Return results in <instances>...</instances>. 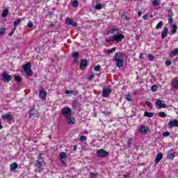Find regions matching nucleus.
<instances>
[{"label": "nucleus", "instance_id": "obj_1", "mask_svg": "<svg viewBox=\"0 0 178 178\" xmlns=\"http://www.w3.org/2000/svg\"><path fill=\"white\" fill-rule=\"evenodd\" d=\"M24 72L26 76H33V70H31V63H26L23 66Z\"/></svg>", "mask_w": 178, "mask_h": 178}, {"label": "nucleus", "instance_id": "obj_2", "mask_svg": "<svg viewBox=\"0 0 178 178\" xmlns=\"http://www.w3.org/2000/svg\"><path fill=\"white\" fill-rule=\"evenodd\" d=\"M61 112L63 113V116L65 118V119H67L69 116H72V108L69 107H65L61 109Z\"/></svg>", "mask_w": 178, "mask_h": 178}, {"label": "nucleus", "instance_id": "obj_3", "mask_svg": "<svg viewBox=\"0 0 178 178\" xmlns=\"http://www.w3.org/2000/svg\"><path fill=\"white\" fill-rule=\"evenodd\" d=\"M40 116V114H38V111L35 110V108H31L29 111V118L31 119H38V117Z\"/></svg>", "mask_w": 178, "mask_h": 178}, {"label": "nucleus", "instance_id": "obj_4", "mask_svg": "<svg viewBox=\"0 0 178 178\" xmlns=\"http://www.w3.org/2000/svg\"><path fill=\"white\" fill-rule=\"evenodd\" d=\"M97 155L99 158H106V156H109V152L104 149H101L97 150Z\"/></svg>", "mask_w": 178, "mask_h": 178}, {"label": "nucleus", "instance_id": "obj_5", "mask_svg": "<svg viewBox=\"0 0 178 178\" xmlns=\"http://www.w3.org/2000/svg\"><path fill=\"white\" fill-rule=\"evenodd\" d=\"M1 77L3 79L2 80L3 83H9L10 81H12V79H13L12 75H10L6 72H3L1 75Z\"/></svg>", "mask_w": 178, "mask_h": 178}, {"label": "nucleus", "instance_id": "obj_6", "mask_svg": "<svg viewBox=\"0 0 178 178\" xmlns=\"http://www.w3.org/2000/svg\"><path fill=\"white\" fill-rule=\"evenodd\" d=\"M39 97L43 102L47 100V91H45V89L42 88L39 90Z\"/></svg>", "mask_w": 178, "mask_h": 178}, {"label": "nucleus", "instance_id": "obj_7", "mask_svg": "<svg viewBox=\"0 0 178 178\" xmlns=\"http://www.w3.org/2000/svg\"><path fill=\"white\" fill-rule=\"evenodd\" d=\"M124 38V35L122 33L115 34L113 40H115V42H122Z\"/></svg>", "mask_w": 178, "mask_h": 178}, {"label": "nucleus", "instance_id": "obj_8", "mask_svg": "<svg viewBox=\"0 0 178 178\" xmlns=\"http://www.w3.org/2000/svg\"><path fill=\"white\" fill-rule=\"evenodd\" d=\"M168 129H173V127H178V121L177 120H171L168 122Z\"/></svg>", "mask_w": 178, "mask_h": 178}, {"label": "nucleus", "instance_id": "obj_9", "mask_svg": "<svg viewBox=\"0 0 178 178\" xmlns=\"http://www.w3.org/2000/svg\"><path fill=\"white\" fill-rule=\"evenodd\" d=\"M148 130H149V128L148 127V126L145 125L140 127V128L139 129L140 133H141V134H143L144 136L148 134Z\"/></svg>", "mask_w": 178, "mask_h": 178}, {"label": "nucleus", "instance_id": "obj_10", "mask_svg": "<svg viewBox=\"0 0 178 178\" xmlns=\"http://www.w3.org/2000/svg\"><path fill=\"white\" fill-rule=\"evenodd\" d=\"M1 118L3 120H7V122H12L13 120V115L10 114H3Z\"/></svg>", "mask_w": 178, "mask_h": 178}, {"label": "nucleus", "instance_id": "obj_11", "mask_svg": "<svg viewBox=\"0 0 178 178\" xmlns=\"http://www.w3.org/2000/svg\"><path fill=\"white\" fill-rule=\"evenodd\" d=\"M87 66H88V61L86 59H83L79 65V69H81V70H84Z\"/></svg>", "mask_w": 178, "mask_h": 178}, {"label": "nucleus", "instance_id": "obj_12", "mask_svg": "<svg viewBox=\"0 0 178 178\" xmlns=\"http://www.w3.org/2000/svg\"><path fill=\"white\" fill-rule=\"evenodd\" d=\"M168 34H169V28L164 27L161 31V38L164 40V38H166L168 37Z\"/></svg>", "mask_w": 178, "mask_h": 178}, {"label": "nucleus", "instance_id": "obj_13", "mask_svg": "<svg viewBox=\"0 0 178 178\" xmlns=\"http://www.w3.org/2000/svg\"><path fill=\"white\" fill-rule=\"evenodd\" d=\"M113 60H115V62H116L117 67H119V68L123 67V63H124L123 60H122L120 58H117L115 57V58H113Z\"/></svg>", "mask_w": 178, "mask_h": 178}, {"label": "nucleus", "instance_id": "obj_14", "mask_svg": "<svg viewBox=\"0 0 178 178\" xmlns=\"http://www.w3.org/2000/svg\"><path fill=\"white\" fill-rule=\"evenodd\" d=\"M111 92V89L105 88L102 90V95L104 98H108L109 97V94Z\"/></svg>", "mask_w": 178, "mask_h": 178}, {"label": "nucleus", "instance_id": "obj_15", "mask_svg": "<svg viewBox=\"0 0 178 178\" xmlns=\"http://www.w3.org/2000/svg\"><path fill=\"white\" fill-rule=\"evenodd\" d=\"M162 158H163V154L162 153H159L156 155V159L154 160V163L156 164L159 163L162 160Z\"/></svg>", "mask_w": 178, "mask_h": 178}, {"label": "nucleus", "instance_id": "obj_16", "mask_svg": "<svg viewBox=\"0 0 178 178\" xmlns=\"http://www.w3.org/2000/svg\"><path fill=\"white\" fill-rule=\"evenodd\" d=\"M67 120L70 126H72V124H74V123H76V119L74 117L67 118Z\"/></svg>", "mask_w": 178, "mask_h": 178}, {"label": "nucleus", "instance_id": "obj_17", "mask_svg": "<svg viewBox=\"0 0 178 178\" xmlns=\"http://www.w3.org/2000/svg\"><path fill=\"white\" fill-rule=\"evenodd\" d=\"M156 105L159 108H166V104H165V103H162V100H156Z\"/></svg>", "mask_w": 178, "mask_h": 178}, {"label": "nucleus", "instance_id": "obj_18", "mask_svg": "<svg viewBox=\"0 0 178 178\" xmlns=\"http://www.w3.org/2000/svg\"><path fill=\"white\" fill-rule=\"evenodd\" d=\"M172 88H174V90H177V88H178L177 79L175 78L172 80Z\"/></svg>", "mask_w": 178, "mask_h": 178}, {"label": "nucleus", "instance_id": "obj_19", "mask_svg": "<svg viewBox=\"0 0 178 178\" xmlns=\"http://www.w3.org/2000/svg\"><path fill=\"white\" fill-rule=\"evenodd\" d=\"M178 55V47L175 48L171 54H170V58H175V56H177Z\"/></svg>", "mask_w": 178, "mask_h": 178}, {"label": "nucleus", "instance_id": "obj_20", "mask_svg": "<svg viewBox=\"0 0 178 178\" xmlns=\"http://www.w3.org/2000/svg\"><path fill=\"white\" fill-rule=\"evenodd\" d=\"M17 163L14 162L10 165V170L11 172H13V170H16L17 168H18Z\"/></svg>", "mask_w": 178, "mask_h": 178}, {"label": "nucleus", "instance_id": "obj_21", "mask_svg": "<svg viewBox=\"0 0 178 178\" xmlns=\"http://www.w3.org/2000/svg\"><path fill=\"white\" fill-rule=\"evenodd\" d=\"M125 54L124 53H122V52H118L115 53L113 58H116L117 59H119V58H123V56H125Z\"/></svg>", "mask_w": 178, "mask_h": 178}, {"label": "nucleus", "instance_id": "obj_22", "mask_svg": "<svg viewBox=\"0 0 178 178\" xmlns=\"http://www.w3.org/2000/svg\"><path fill=\"white\" fill-rule=\"evenodd\" d=\"M125 98L127 101H129V102H133V96L131 94L128 93L125 95Z\"/></svg>", "mask_w": 178, "mask_h": 178}, {"label": "nucleus", "instance_id": "obj_23", "mask_svg": "<svg viewBox=\"0 0 178 178\" xmlns=\"http://www.w3.org/2000/svg\"><path fill=\"white\" fill-rule=\"evenodd\" d=\"M115 33H119L118 29H111L108 31L107 34H115Z\"/></svg>", "mask_w": 178, "mask_h": 178}, {"label": "nucleus", "instance_id": "obj_24", "mask_svg": "<svg viewBox=\"0 0 178 178\" xmlns=\"http://www.w3.org/2000/svg\"><path fill=\"white\" fill-rule=\"evenodd\" d=\"M42 161L41 160H37L36 162H35V166L36 168H42Z\"/></svg>", "mask_w": 178, "mask_h": 178}, {"label": "nucleus", "instance_id": "obj_25", "mask_svg": "<svg viewBox=\"0 0 178 178\" xmlns=\"http://www.w3.org/2000/svg\"><path fill=\"white\" fill-rule=\"evenodd\" d=\"M72 56L74 58V59H79L80 58V54H79V52L74 51L72 52Z\"/></svg>", "mask_w": 178, "mask_h": 178}, {"label": "nucleus", "instance_id": "obj_26", "mask_svg": "<svg viewBox=\"0 0 178 178\" xmlns=\"http://www.w3.org/2000/svg\"><path fill=\"white\" fill-rule=\"evenodd\" d=\"M144 116L146 118H154V113H149L148 111H145L144 113Z\"/></svg>", "mask_w": 178, "mask_h": 178}, {"label": "nucleus", "instance_id": "obj_27", "mask_svg": "<svg viewBox=\"0 0 178 178\" xmlns=\"http://www.w3.org/2000/svg\"><path fill=\"white\" fill-rule=\"evenodd\" d=\"M20 23H22V19L20 18L17 19V20L14 22V29H16L17 24H20Z\"/></svg>", "mask_w": 178, "mask_h": 178}, {"label": "nucleus", "instance_id": "obj_28", "mask_svg": "<svg viewBox=\"0 0 178 178\" xmlns=\"http://www.w3.org/2000/svg\"><path fill=\"white\" fill-rule=\"evenodd\" d=\"M65 94H73L74 95H77L79 94L78 90H66Z\"/></svg>", "mask_w": 178, "mask_h": 178}, {"label": "nucleus", "instance_id": "obj_29", "mask_svg": "<svg viewBox=\"0 0 178 178\" xmlns=\"http://www.w3.org/2000/svg\"><path fill=\"white\" fill-rule=\"evenodd\" d=\"M67 158V154L66 152L60 153V159H66Z\"/></svg>", "mask_w": 178, "mask_h": 178}, {"label": "nucleus", "instance_id": "obj_30", "mask_svg": "<svg viewBox=\"0 0 178 178\" xmlns=\"http://www.w3.org/2000/svg\"><path fill=\"white\" fill-rule=\"evenodd\" d=\"M121 17H122L123 20H125L126 22H129V20H130V17H127L124 13L121 15Z\"/></svg>", "mask_w": 178, "mask_h": 178}, {"label": "nucleus", "instance_id": "obj_31", "mask_svg": "<svg viewBox=\"0 0 178 178\" xmlns=\"http://www.w3.org/2000/svg\"><path fill=\"white\" fill-rule=\"evenodd\" d=\"M115 38L114 35H113L111 37H109L108 38H107L106 40V42H115V41L113 40V39Z\"/></svg>", "mask_w": 178, "mask_h": 178}, {"label": "nucleus", "instance_id": "obj_32", "mask_svg": "<svg viewBox=\"0 0 178 178\" xmlns=\"http://www.w3.org/2000/svg\"><path fill=\"white\" fill-rule=\"evenodd\" d=\"M175 156H176V154L172 153V154H168L167 158H168L170 161H173V159H175Z\"/></svg>", "mask_w": 178, "mask_h": 178}, {"label": "nucleus", "instance_id": "obj_33", "mask_svg": "<svg viewBox=\"0 0 178 178\" xmlns=\"http://www.w3.org/2000/svg\"><path fill=\"white\" fill-rule=\"evenodd\" d=\"M8 13H9V10L4 9L3 10L2 14H1L2 17H6V16H8Z\"/></svg>", "mask_w": 178, "mask_h": 178}, {"label": "nucleus", "instance_id": "obj_34", "mask_svg": "<svg viewBox=\"0 0 178 178\" xmlns=\"http://www.w3.org/2000/svg\"><path fill=\"white\" fill-rule=\"evenodd\" d=\"M162 26H163V22L160 21L156 26V30H159V29H161L162 27Z\"/></svg>", "mask_w": 178, "mask_h": 178}, {"label": "nucleus", "instance_id": "obj_35", "mask_svg": "<svg viewBox=\"0 0 178 178\" xmlns=\"http://www.w3.org/2000/svg\"><path fill=\"white\" fill-rule=\"evenodd\" d=\"M159 2H161V0H153L152 6H159Z\"/></svg>", "mask_w": 178, "mask_h": 178}, {"label": "nucleus", "instance_id": "obj_36", "mask_svg": "<svg viewBox=\"0 0 178 178\" xmlns=\"http://www.w3.org/2000/svg\"><path fill=\"white\" fill-rule=\"evenodd\" d=\"M176 31H177V26H176V24H173L172 25V30L171 31L172 34H175Z\"/></svg>", "mask_w": 178, "mask_h": 178}, {"label": "nucleus", "instance_id": "obj_37", "mask_svg": "<svg viewBox=\"0 0 178 178\" xmlns=\"http://www.w3.org/2000/svg\"><path fill=\"white\" fill-rule=\"evenodd\" d=\"M6 32V29L4 27L0 28V35H3Z\"/></svg>", "mask_w": 178, "mask_h": 178}, {"label": "nucleus", "instance_id": "obj_38", "mask_svg": "<svg viewBox=\"0 0 178 178\" xmlns=\"http://www.w3.org/2000/svg\"><path fill=\"white\" fill-rule=\"evenodd\" d=\"M131 145H133V138H129L127 141V146L131 147Z\"/></svg>", "mask_w": 178, "mask_h": 178}, {"label": "nucleus", "instance_id": "obj_39", "mask_svg": "<svg viewBox=\"0 0 178 178\" xmlns=\"http://www.w3.org/2000/svg\"><path fill=\"white\" fill-rule=\"evenodd\" d=\"M95 9H96V10H101V9H102V4H101V3H97V4L95 6Z\"/></svg>", "mask_w": 178, "mask_h": 178}, {"label": "nucleus", "instance_id": "obj_40", "mask_svg": "<svg viewBox=\"0 0 178 178\" xmlns=\"http://www.w3.org/2000/svg\"><path fill=\"white\" fill-rule=\"evenodd\" d=\"M116 51V47H113L111 49L107 50V54H113V52Z\"/></svg>", "mask_w": 178, "mask_h": 178}, {"label": "nucleus", "instance_id": "obj_41", "mask_svg": "<svg viewBox=\"0 0 178 178\" xmlns=\"http://www.w3.org/2000/svg\"><path fill=\"white\" fill-rule=\"evenodd\" d=\"M159 118H166V114L163 111H161L159 113Z\"/></svg>", "mask_w": 178, "mask_h": 178}, {"label": "nucleus", "instance_id": "obj_42", "mask_svg": "<svg viewBox=\"0 0 178 178\" xmlns=\"http://www.w3.org/2000/svg\"><path fill=\"white\" fill-rule=\"evenodd\" d=\"M95 72H101V65H98L94 67Z\"/></svg>", "mask_w": 178, "mask_h": 178}, {"label": "nucleus", "instance_id": "obj_43", "mask_svg": "<svg viewBox=\"0 0 178 178\" xmlns=\"http://www.w3.org/2000/svg\"><path fill=\"white\" fill-rule=\"evenodd\" d=\"M72 6H74V8H77V6H79V1L75 0L72 2Z\"/></svg>", "mask_w": 178, "mask_h": 178}, {"label": "nucleus", "instance_id": "obj_44", "mask_svg": "<svg viewBox=\"0 0 178 178\" xmlns=\"http://www.w3.org/2000/svg\"><path fill=\"white\" fill-rule=\"evenodd\" d=\"M14 79L17 83H20L22 81V78L19 76H16Z\"/></svg>", "mask_w": 178, "mask_h": 178}, {"label": "nucleus", "instance_id": "obj_45", "mask_svg": "<svg viewBox=\"0 0 178 178\" xmlns=\"http://www.w3.org/2000/svg\"><path fill=\"white\" fill-rule=\"evenodd\" d=\"M147 58H148L149 60H151V61H152L155 59V57L154 56H152V54H148Z\"/></svg>", "mask_w": 178, "mask_h": 178}, {"label": "nucleus", "instance_id": "obj_46", "mask_svg": "<svg viewBox=\"0 0 178 178\" xmlns=\"http://www.w3.org/2000/svg\"><path fill=\"white\" fill-rule=\"evenodd\" d=\"M72 22H73V19H67L65 20L66 24H70V26L72 25Z\"/></svg>", "mask_w": 178, "mask_h": 178}, {"label": "nucleus", "instance_id": "obj_47", "mask_svg": "<svg viewBox=\"0 0 178 178\" xmlns=\"http://www.w3.org/2000/svg\"><path fill=\"white\" fill-rule=\"evenodd\" d=\"M157 90H158V86L154 85L152 86V91H153V92H155V91H156Z\"/></svg>", "mask_w": 178, "mask_h": 178}, {"label": "nucleus", "instance_id": "obj_48", "mask_svg": "<svg viewBox=\"0 0 178 178\" xmlns=\"http://www.w3.org/2000/svg\"><path fill=\"white\" fill-rule=\"evenodd\" d=\"M146 105L149 109H152V103L151 102H146Z\"/></svg>", "mask_w": 178, "mask_h": 178}, {"label": "nucleus", "instance_id": "obj_49", "mask_svg": "<svg viewBox=\"0 0 178 178\" xmlns=\"http://www.w3.org/2000/svg\"><path fill=\"white\" fill-rule=\"evenodd\" d=\"M33 26L34 24L31 21H29V22L27 24V27H29V29H31V27H33Z\"/></svg>", "mask_w": 178, "mask_h": 178}, {"label": "nucleus", "instance_id": "obj_50", "mask_svg": "<svg viewBox=\"0 0 178 178\" xmlns=\"http://www.w3.org/2000/svg\"><path fill=\"white\" fill-rule=\"evenodd\" d=\"M80 141H86L87 140V136H82L79 138Z\"/></svg>", "mask_w": 178, "mask_h": 178}, {"label": "nucleus", "instance_id": "obj_51", "mask_svg": "<svg viewBox=\"0 0 178 178\" xmlns=\"http://www.w3.org/2000/svg\"><path fill=\"white\" fill-rule=\"evenodd\" d=\"M15 31H16V29L13 28L11 32L8 34V35H10V37H12V35L15 34Z\"/></svg>", "mask_w": 178, "mask_h": 178}, {"label": "nucleus", "instance_id": "obj_52", "mask_svg": "<svg viewBox=\"0 0 178 178\" xmlns=\"http://www.w3.org/2000/svg\"><path fill=\"white\" fill-rule=\"evenodd\" d=\"M163 136L164 137H169V136H170V133H169V131H165L163 134Z\"/></svg>", "mask_w": 178, "mask_h": 178}, {"label": "nucleus", "instance_id": "obj_53", "mask_svg": "<svg viewBox=\"0 0 178 178\" xmlns=\"http://www.w3.org/2000/svg\"><path fill=\"white\" fill-rule=\"evenodd\" d=\"M170 65H172V60H168L165 61V65L170 66Z\"/></svg>", "mask_w": 178, "mask_h": 178}, {"label": "nucleus", "instance_id": "obj_54", "mask_svg": "<svg viewBox=\"0 0 178 178\" xmlns=\"http://www.w3.org/2000/svg\"><path fill=\"white\" fill-rule=\"evenodd\" d=\"M77 22L72 21L71 26H72V27H77Z\"/></svg>", "mask_w": 178, "mask_h": 178}, {"label": "nucleus", "instance_id": "obj_55", "mask_svg": "<svg viewBox=\"0 0 178 178\" xmlns=\"http://www.w3.org/2000/svg\"><path fill=\"white\" fill-rule=\"evenodd\" d=\"M143 19L144 20H148V14L144 15L143 16Z\"/></svg>", "mask_w": 178, "mask_h": 178}, {"label": "nucleus", "instance_id": "obj_56", "mask_svg": "<svg viewBox=\"0 0 178 178\" xmlns=\"http://www.w3.org/2000/svg\"><path fill=\"white\" fill-rule=\"evenodd\" d=\"M94 77H95V75L94 74H92L88 76V80L91 81L92 80V79H94Z\"/></svg>", "mask_w": 178, "mask_h": 178}, {"label": "nucleus", "instance_id": "obj_57", "mask_svg": "<svg viewBox=\"0 0 178 178\" xmlns=\"http://www.w3.org/2000/svg\"><path fill=\"white\" fill-rule=\"evenodd\" d=\"M38 161H44V158H42V154L39 155Z\"/></svg>", "mask_w": 178, "mask_h": 178}, {"label": "nucleus", "instance_id": "obj_58", "mask_svg": "<svg viewBox=\"0 0 178 178\" xmlns=\"http://www.w3.org/2000/svg\"><path fill=\"white\" fill-rule=\"evenodd\" d=\"M168 23L170 24H172V23H173V17H170L169 19H168Z\"/></svg>", "mask_w": 178, "mask_h": 178}, {"label": "nucleus", "instance_id": "obj_59", "mask_svg": "<svg viewBox=\"0 0 178 178\" xmlns=\"http://www.w3.org/2000/svg\"><path fill=\"white\" fill-rule=\"evenodd\" d=\"M90 177H95V176H97V173H95V172H91V173L90 174Z\"/></svg>", "mask_w": 178, "mask_h": 178}, {"label": "nucleus", "instance_id": "obj_60", "mask_svg": "<svg viewBox=\"0 0 178 178\" xmlns=\"http://www.w3.org/2000/svg\"><path fill=\"white\" fill-rule=\"evenodd\" d=\"M139 59H144V54L140 53V55H139Z\"/></svg>", "mask_w": 178, "mask_h": 178}, {"label": "nucleus", "instance_id": "obj_61", "mask_svg": "<svg viewBox=\"0 0 178 178\" xmlns=\"http://www.w3.org/2000/svg\"><path fill=\"white\" fill-rule=\"evenodd\" d=\"M49 27L50 29H52V27H55V24H49Z\"/></svg>", "mask_w": 178, "mask_h": 178}, {"label": "nucleus", "instance_id": "obj_62", "mask_svg": "<svg viewBox=\"0 0 178 178\" xmlns=\"http://www.w3.org/2000/svg\"><path fill=\"white\" fill-rule=\"evenodd\" d=\"M141 15H143V13H141V11H138V17H141Z\"/></svg>", "mask_w": 178, "mask_h": 178}, {"label": "nucleus", "instance_id": "obj_63", "mask_svg": "<svg viewBox=\"0 0 178 178\" xmlns=\"http://www.w3.org/2000/svg\"><path fill=\"white\" fill-rule=\"evenodd\" d=\"M3 129V127L2 126V123L0 122V130H2Z\"/></svg>", "mask_w": 178, "mask_h": 178}, {"label": "nucleus", "instance_id": "obj_64", "mask_svg": "<svg viewBox=\"0 0 178 178\" xmlns=\"http://www.w3.org/2000/svg\"><path fill=\"white\" fill-rule=\"evenodd\" d=\"M76 149H77V146L74 145V150L76 151Z\"/></svg>", "mask_w": 178, "mask_h": 178}]
</instances>
